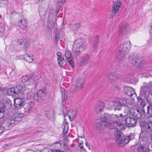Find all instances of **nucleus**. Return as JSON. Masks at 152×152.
Returning a JSON list of instances; mask_svg holds the SVG:
<instances>
[{"mask_svg":"<svg viewBox=\"0 0 152 152\" xmlns=\"http://www.w3.org/2000/svg\"><path fill=\"white\" fill-rule=\"evenodd\" d=\"M85 145H86V146L89 149H90V147L89 146V145H88V142L86 141H85Z\"/></svg>","mask_w":152,"mask_h":152,"instance_id":"obj_55","label":"nucleus"},{"mask_svg":"<svg viewBox=\"0 0 152 152\" xmlns=\"http://www.w3.org/2000/svg\"><path fill=\"white\" fill-rule=\"evenodd\" d=\"M84 80L83 78H78L76 80L75 86L72 89L73 92H77L83 88L84 86Z\"/></svg>","mask_w":152,"mask_h":152,"instance_id":"obj_11","label":"nucleus"},{"mask_svg":"<svg viewBox=\"0 0 152 152\" xmlns=\"http://www.w3.org/2000/svg\"><path fill=\"white\" fill-rule=\"evenodd\" d=\"M111 117L109 115H106L104 116L102 118V121L103 122H105L107 123V124H110L111 126H112L113 129V124L111 123Z\"/></svg>","mask_w":152,"mask_h":152,"instance_id":"obj_30","label":"nucleus"},{"mask_svg":"<svg viewBox=\"0 0 152 152\" xmlns=\"http://www.w3.org/2000/svg\"><path fill=\"white\" fill-rule=\"evenodd\" d=\"M149 136L151 140V147L152 148V132H150L149 133Z\"/></svg>","mask_w":152,"mask_h":152,"instance_id":"obj_49","label":"nucleus"},{"mask_svg":"<svg viewBox=\"0 0 152 152\" xmlns=\"http://www.w3.org/2000/svg\"><path fill=\"white\" fill-rule=\"evenodd\" d=\"M5 108L1 107L0 108V119L2 118L4 115Z\"/></svg>","mask_w":152,"mask_h":152,"instance_id":"obj_41","label":"nucleus"},{"mask_svg":"<svg viewBox=\"0 0 152 152\" xmlns=\"http://www.w3.org/2000/svg\"><path fill=\"white\" fill-rule=\"evenodd\" d=\"M56 10L52 9L49 10V15L47 18V27L49 29L53 28L56 24V17L60 10V5L58 3L56 4Z\"/></svg>","mask_w":152,"mask_h":152,"instance_id":"obj_3","label":"nucleus"},{"mask_svg":"<svg viewBox=\"0 0 152 152\" xmlns=\"http://www.w3.org/2000/svg\"><path fill=\"white\" fill-rule=\"evenodd\" d=\"M57 55L58 57V58H61V53L60 52H58L57 53Z\"/></svg>","mask_w":152,"mask_h":152,"instance_id":"obj_54","label":"nucleus"},{"mask_svg":"<svg viewBox=\"0 0 152 152\" xmlns=\"http://www.w3.org/2000/svg\"><path fill=\"white\" fill-rule=\"evenodd\" d=\"M59 143V142H55L54 143V144H57V143Z\"/></svg>","mask_w":152,"mask_h":152,"instance_id":"obj_60","label":"nucleus"},{"mask_svg":"<svg viewBox=\"0 0 152 152\" xmlns=\"http://www.w3.org/2000/svg\"><path fill=\"white\" fill-rule=\"evenodd\" d=\"M116 88L118 89H120V88L119 87H118V86H116Z\"/></svg>","mask_w":152,"mask_h":152,"instance_id":"obj_59","label":"nucleus"},{"mask_svg":"<svg viewBox=\"0 0 152 152\" xmlns=\"http://www.w3.org/2000/svg\"><path fill=\"white\" fill-rule=\"evenodd\" d=\"M23 96H22L21 98L22 99H29V98L28 97H27L26 96V94H24L23 95Z\"/></svg>","mask_w":152,"mask_h":152,"instance_id":"obj_52","label":"nucleus"},{"mask_svg":"<svg viewBox=\"0 0 152 152\" xmlns=\"http://www.w3.org/2000/svg\"><path fill=\"white\" fill-rule=\"evenodd\" d=\"M35 76L36 77H34V80H38V79H39V78L40 77V74H37Z\"/></svg>","mask_w":152,"mask_h":152,"instance_id":"obj_47","label":"nucleus"},{"mask_svg":"<svg viewBox=\"0 0 152 152\" xmlns=\"http://www.w3.org/2000/svg\"><path fill=\"white\" fill-rule=\"evenodd\" d=\"M68 130V126L67 124L65 125H64V128L63 129V132L64 134L63 137H66V135H65L67 133V132Z\"/></svg>","mask_w":152,"mask_h":152,"instance_id":"obj_42","label":"nucleus"},{"mask_svg":"<svg viewBox=\"0 0 152 152\" xmlns=\"http://www.w3.org/2000/svg\"><path fill=\"white\" fill-rule=\"evenodd\" d=\"M4 30V25L3 23H0V32H3Z\"/></svg>","mask_w":152,"mask_h":152,"instance_id":"obj_43","label":"nucleus"},{"mask_svg":"<svg viewBox=\"0 0 152 152\" xmlns=\"http://www.w3.org/2000/svg\"><path fill=\"white\" fill-rule=\"evenodd\" d=\"M120 77L121 75L120 74H116L113 72L108 74L107 77L110 82L113 83H115Z\"/></svg>","mask_w":152,"mask_h":152,"instance_id":"obj_17","label":"nucleus"},{"mask_svg":"<svg viewBox=\"0 0 152 152\" xmlns=\"http://www.w3.org/2000/svg\"><path fill=\"white\" fill-rule=\"evenodd\" d=\"M54 32L55 36L54 39L56 43L57 44L60 38L64 36V33L60 29L57 28H56Z\"/></svg>","mask_w":152,"mask_h":152,"instance_id":"obj_19","label":"nucleus"},{"mask_svg":"<svg viewBox=\"0 0 152 152\" xmlns=\"http://www.w3.org/2000/svg\"><path fill=\"white\" fill-rule=\"evenodd\" d=\"M19 20L18 23L21 29H23L26 27L28 25V22L26 18L23 16H22Z\"/></svg>","mask_w":152,"mask_h":152,"instance_id":"obj_23","label":"nucleus"},{"mask_svg":"<svg viewBox=\"0 0 152 152\" xmlns=\"http://www.w3.org/2000/svg\"><path fill=\"white\" fill-rule=\"evenodd\" d=\"M46 93V91L40 90H38L34 96V99L39 102H41L44 99Z\"/></svg>","mask_w":152,"mask_h":152,"instance_id":"obj_14","label":"nucleus"},{"mask_svg":"<svg viewBox=\"0 0 152 152\" xmlns=\"http://www.w3.org/2000/svg\"><path fill=\"white\" fill-rule=\"evenodd\" d=\"M142 133H141L140 134V137H139V139L140 140L141 139V140H142Z\"/></svg>","mask_w":152,"mask_h":152,"instance_id":"obj_56","label":"nucleus"},{"mask_svg":"<svg viewBox=\"0 0 152 152\" xmlns=\"http://www.w3.org/2000/svg\"><path fill=\"white\" fill-rule=\"evenodd\" d=\"M99 41V37L98 36H96L94 41L93 42V47L94 48H96L98 44Z\"/></svg>","mask_w":152,"mask_h":152,"instance_id":"obj_40","label":"nucleus"},{"mask_svg":"<svg viewBox=\"0 0 152 152\" xmlns=\"http://www.w3.org/2000/svg\"><path fill=\"white\" fill-rule=\"evenodd\" d=\"M121 3L120 1H117L115 2L113 5V7L112 10V13L111 14L112 16H113L115 13H117L121 6Z\"/></svg>","mask_w":152,"mask_h":152,"instance_id":"obj_22","label":"nucleus"},{"mask_svg":"<svg viewBox=\"0 0 152 152\" xmlns=\"http://www.w3.org/2000/svg\"><path fill=\"white\" fill-rule=\"evenodd\" d=\"M126 104V101L125 99H116L110 101L108 104V108L110 110H114L115 111H120L124 106L126 109L124 112L128 113L129 111V109L128 106H125Z\"/></svg>","mask_w":152,"mask_h":152,"instance_id":"obj_2","label":"nucleus"},{"mask_svg":"<svg viewBox=\"0 0 152 152\" xmlns=\"http://www.w3.org/2000/svg\"><path fill=\"white\" fill-rule=\"evenodd\" d=\"M43 0H38V1L39 3H42Z\"/></svg>","mask_w":152,"mask_h":152,"instance_id":"obj_58","label":"nucleus"},{"mask_svg":"<svg viewBox=\"0 0 152 152\" xmlns=\"http://www.w3.org/2000/svg\"><path fill=\"white\" fill-rule=\"evenodd\" d=\"M20 58L23 59L28 62H32L34 60L33 58L29 56L27 53L21 55Z\"/></svg>","mask_w":152,"mask_h":152,"instance_id":"obj_31","label":"nucleus"},{"mask_svg":"<svg viewBox=\"0 0 152 152\" xmlns=\"http://www.w3.org/2000/svg\"><path fill=\"white\" fill-rule=\"evenodd\" d=\"M49 7V4L48 2H46L45 3L41 4L38 9L40 15L43 16L45 15L47 13Z\"/></svg>","mask_w":152,"mask_h":152,"instance_id":"obj_15","label":"nucleus"},{"mask_svg":"<svg viewBox=\"0 0 152 152\" xmlns=\"http://www.w3.org/2000/svg\"><path fill=\"white\" fill-rule=\"evenodd\" d=\"M64 149L66 150H69V148L67 147V146H68L67 145L65 144H64Z\"/></svg>","mask_w":152,"mask_h":152,"instance_id":"obj_53","label":"nucleus"},{"mask_svg":"<svg viewBox=\"0 0 152 152\" xmlns=\"http://www.w3.org/2000/svg\"><path fill=\"white\" fill-rule=\"evenodd\" d=\"M124 89L125 93L129 96H132L133 94L136 95L134 89L130 87L125 86L124 87Z\"/></svg>","mask_w":152,"mask_h":152,"instance_id":"obj_24","label":"nucleus"},{"mask_svg":"<svg viewBox=\"0 0 152 152\" xmlns=\"http://www.w3.org/2000/svg\"><path fill=\"white\" fill-rule=\"evenodd\" d=\"M46 115L47 118L51 121H53L54 119V114L51 111L48 112L46 113Z\"/></svg>","mask_w":152,"mask_h":152,"instance_id":"obj_38","label":"nucleus"},{"mask_svg":"<svg viewBox=\"0 0 152 152\" xmlns=\"http://www.w3.org/2000/svg\"><path fill=\"white\" fill-rule=\"evenodd\" d=\"M113 128L116 127L117 129H122L123 128L124 125L121 122L118 121H115L114 122Z\"/></svg>","mask_w":152,"mask_h":152,"instance_id":"obj_36","label":"nucleus"},{"mask_svg":"<svg viewBox=\"0 0 152 152\" xmlns=\"http://www.w3.org/2000/svg\"><path fill=\"white\" fill-rule=\"evenodd\" d=\"M57 1H58V2H56V5H55L56 6V3H58V4H59V2L61 4H64L66 1V0H57ZM60 5V4H59ZM55 9L56 10V7H55V8L54 9Z\"/></svg>","mask_w":152,"mask_h":152,"instance_id":"obj_44","label":"nucleus"},{"mask_svg":"<svg viewBox=\"0 0 152 152\" xmlns=\"http://www.w3.org/2000/svg\"><path fill=\"white\" fill-rule=\"evenodd\" d=\"M7 0H0V2H1V1H7Z\"/></svg>","mask_w":152,"mask_h":152,"instance_id":"obj_61","label":"nucleus"},{"mask_svg":"<svg viewBox=\"0 0 152 152\" xmlns=\"http://www.w3.org/2000/svg\"><path fill=\"white\" fill-rule=\"evenodd\" d=\"M125 124L129 125L130 127H134L135 126L136 120L133 117H126L124 119Z\"/></svg>","mask_w":152,"mask_h":152,"instance_id":"obj_21","label":"nucleus"},{"mask_svg":"<svg viewBox=\"0 0 152 152\" xmlns=\"http://www.w3.org/2000/svg\"><path fill=\"white\" fill-rule=\"evenodd\" d=\"M49 152H64L63 151H61L59 150H52L50 149L49 150Z\"/></svg>","mask_w":152,"mask_h":152,"instance_id":"obj_45","label":"nucleus"},{"mask_svg":"<svg viewBox=\"0 0 152 152\" xmlns=\"http://www.w3.org/2000/svg\"><path fill=\"white\" fill-rule=\"evenodd\" d=\"M4 128L2 126H0V133L2 132L4 130Z\"/></svg>","mask_w":152,"mask_h":152,"instance_id":"obj_51","label":"nucleus"},{"mask_svg":"<svg viewBox=\"0 0 152 152\" xmlns=\"http://www.w3.org/2000/svg\"><path fill=\"white\" fill-rule=\"evenodd\" d=\"M33 105V103L31 101H30L25 104L23 105L25 112L28 113L30 111Z\"/></svg>","mask_w":152,"mask_h":152,"instance_id":"obj_27","label":"nucleus"},{"mask_svg":"<svg viewBox=\"0 0 152 152\" xmlns=\"http://www.w3.org/2000/svg\"><path fill=\"white\" fill-rule=\"evenodd\" d=\"M111 125L109 124L103 122L101 120L99 121V122H97L95 125V127L96 128L99 130H102L104 128H107L109 129H113V126H111Z\"/></svg>","mask_w":152,"mask_h":152,"instance_id":"obj_13","label":"nucleus"},{"mask_svg":"<svg viewBox=\"0 0 152 152\" xmlns=\"http://www.w3.org/2000/svg\"><path fill=\"white\" fill-rule=\"evenodd\" d=\"M21 92L20 88L19 86H15L8 89L7 91L8 95L15 96L17 95L20 96Z\"/></svg>","mask_w":152,"mask_h":152,"instance_id":"obj_12","label":"nucleus"},{"mask_svg":"<svg viewBox=\"0 0 152 152\" xmlns=\"http://www.w3.org/2000/svg\"><path fill=\"white\" fill-rule=\"evenodd\" d=\"M131 43L130 41H127L119 45L117 50L115 51V56L119 61L124 59L126 54L128 53L131 48Z\"/></svg>","mask_w":152,"mask_h":152,"instance_id":"obj_1","label":"nucleus"},{"mask_svg":"<svg viewBox=\"0 0 152 152\" xmlns=\"http://www.w3.org/2000/svg\"><path fill=\"white\" fill-rule=\"evenodd\" d=\"M86 47V43L83 39L79 38L75 40L72 48L74 56L77 58L80 55V52L84 50Z\"/></svg>","mask_w":152,"mask_h":152,"instance_id":"obj_4","label":"nucleus"},{"mask_svg":"<svg viewBox=\"0 0 152 152\" xmlns=\"http://www.w3.org/2000/svg\"><path fill=\"white\" fill-rule=\"evenodd\" d=\"M16 45H19L25 49L27 48L29 46V42L26 39H18L16 41Z\"/></svg>","mask_w":152,"mask_h":152,"instance_id":"obj_18","label":"nucleus"},{"mask_svg":"<svg viewBox=\"0 0 152 152\" xmlns=\"http://www.w3.org/2000/svg\"><path fill=\"white\" fill-rule=\"evenodd\" d=\"M125 81L128 83L134 84L136 83V79L134 77L129 76L125 79Z\"/></svg>","mask_w":152,"mask_h":152,"instance_id":"obj_32","label":"nucleus"},{"mask_svg":"<svg viewBox=\"0 0 152 152\" xmlns=\"http://www.w3.org/2000/svg\"><path fill=\"white\" fill-rule=\"evenodd\" d=\"M104 102H100L96 104L95 107V110L96 113H99L101 112L104 108Z\"/></svg>","mask_w":152,"mask_h":152,"instance_id":"obj_25","label":"nucleus"},{"mask_svg":"<svg viewBox=\"0 0 152 152\" xmlns=\"http://www.w3.org/2000/svg\"><path fill=\"white\" fill-rule=\"evenodd\" d=\"M128 61L132 64L139 68L145 66L147 63L145 60L143 58L133 54L129 56Z\"/></svg>","mask_w":152,"mask_h":152,"instance_id":"obj_5","label":"nucleus"},{"mask_svg":"<svg viewBox=\"0 0 152 152\" xmlns=\"http://www.w3.org/2000/svg\"><path fill=\"white\" fill-rule=\"evenodd\" d=\"M142 109L144 113L151 114L152 113V103L148 105L146 107V104H144L142 106Z\"/></svg>","mask_w":152,"mask_h":152,"instance_id":"obj_26","label":"nucleus"},{"mask_svg":"<svg viewBox=\"0 0 152 152\" xmlns=\"http://www.w3.org/2000/svg\"><path fill=\"white\" fill-rule=\"evenodd\" d=\"M1 15H0V19H1Z\"/></svg>","mask_w":152,"mask_h":152,"instance_id":"obj_62","label":"nucleus"},{"mask_svg":"<svg viewBox=\"0 0 152 152\" xmlns=\"http://www.w3.org/2000/svg\"><path fill=\"white\" fill-rule=\"evenodd\" d=\"M150 27H151L150 31H152V21H151V22L150 23Z\"/></svg>","mask_w":152,"mask_h":152,"instance_id":"obj_57","label":"nucleus"},{"mask_svg":"<svg viewBox=\"0 0 152 152\" xmlns=\"http://www.w3.org/2000/svg\"><path fill=\"white\" fill-rule=\"evenodd\" d=\"M58 65L61 67L64 68L67 64L65 59L62 58H58Z\"/></svg>","mask_w":152,"mask_h":152,"instance_id":"obj_33","label":"nucleus"},{"mask_svg":"<svg viewBox=\"0 0 152 152\" xmlns=\"http://www.w3.org/2000/svg\"><path fill=\"white\" fill-rule=\"evenodd\" d=\"M14 102L15 106L18 109L20 108L23 106V102L20 99H15Z\"/></svg>","mask_w":152,"mask_h":152,"instance_id":"obj_29","label":"nucleus"},{"mask_svg":"<svg viewBox=\"0 0 152 152\" xmlns=\"http://www.w3.org/2000/svg\"><path fill=\"white\" fill-rule=\"evenodd\" d=\"M64 56L66 60L69 63L72 68H73L74 67V64L73 61V58L72 56L71 52L69 51H66L65 52Z\"/></svg>","mask_w":152,"mask_h":152,"instance_id":"obj_16","label":"nucleus"},{"mask_svg":"<svg viewBox=\"0 0 152 152\" xmlns=\"http://www.w3.org/2000/svg\"><path fill=\"white\" fill-rule=\"evenodd\" d=\"M80 24L79 23L71 24L69 25L70 29L71 31H72L74 33L80 28Z\"/></svg>","mask_w":152,"mask_h":152,"instance_id":"obj_34","label":"nucleus"},{"mask_svg":"<svg viewBox=\"0 0 152 152\" xmlns=\"http://www.w3.org/2000/svg\"><path fill=\"white\" fill-rule=\"evenodd\" d=\"M60 91L61 94V100L63 106H65L66 102V96L65 95V91L64 89L63 88H60Z\"/></svg>","mask_w":152,"mask_h":152,"instance_id":"obj_28","label":"nucleus"},{"mask_svg":"<svg viewBox=\"0 0 152 152\" xmlns=\"http://www.w3.org/2000/svg\"><path fill=\"white\" fill-rule=\"evenodd\" d=\"M22 91H26L29 90V88L26 85H24L22 87Z\"/></svg>","mask_w":152,"mask_h":152,"instance_id":"obj_46","label":"nucleus"},{"mask_svg":"<svg viewBox=\"0 0 152 152\" xmlns=\"http://www.w3.org/2000/svg\"><path fill=\"white\" fill-rule=\"evenodd\" d=\"M150 87L147 86V83L144 86H142L141 88V90L145 92V97L147 102L150 105L152 104V93H148L147 94L146 92L150 90Z\"/></svg>","mask_w":152,"mask_h":152,"instance_id":"obj_8","label":"nucleus"},{"mask_svg":"<svg viewBox=\"0 0 152 152\" xmlns=\"http://www.w3.org/2000/svg\"><path fill=\"white\" fill-rule=\"evenodd\" d=\"M60 145H61V143H60Z\"/></svg>","mask_w":152,"mask_h":152,"instance_id":"obj_64","label":"nucleus"},{"mask_svg":"<svg viewBox=\"0 0 152 152\" xmlns=\"http://www.w3.org/2000/svg\"><path fill=\"white\" fill-rule=\"evenodd\" d=\"M22 116V114L15 113L5 118L6 126L9 127L11 125L14 124L16 120V117L21 118Z\"/></svg>","mask_w":152,"mask_h":152,"instance_id":"obj_7","label":"nucleus"},{"mask_svg":"<svg viewBox=\"0 0 152 152\" xmlns=\"http://www.w3.org/2000/svg\"><path fill=\"white\" fill-rule=\"evenodd\" d=\"M33 76H34V75L33 74H31L28 77H27L26 75L23 76L21 78V80L23 82H25L33 77Z\"/></svg>","mask_w":152,"mask_h":152,"instance_id":"obj_39","label":"nucleus"},{"mask_svg":"<svg viewBox=\"0 0 152 152\" xmlns=\"http://www.w3.org/2000/svg\"><path fill=\"white\" fill-rule=\"evenodd\" d=\"M91 60V56L88 54H84L81 58L80 64L81 66L85 65L89 62Z\"/></svg>","mask_w":152,"mask_h":152,"instance_id":"obj_20","label":"nucleus"},{"mask_svg":"<svg viewBox=\"0 0 152 152\" xmlns=\"http://www.w3.org/2000/svg\"><path fill=\"white\" fill-rule=\"evenodd\" d=\"M129 28L127 25L124 24L120 27V32L121 34H125L126 33L127 29Z\"/></svg>","mask_w":152,"mask_h":152,"instance_id":"obj_35","label":"nucleus"},{"mask_svg":"<svg viewBox=\"0 0 152 152\" xmlns=\"http://www.w3.org/2000/svg\"><path fill=\"white\" fill-rule=\"evenodd\" d=\"M115 134L116 138V141L121 147H124L128 144L132 138V136L130 135L124 137L121 131H116Z\"/></svg>","mask_w":152,"mask_h":152,"instance_id":"obj_6","label":"nucleus"},{"mask_svg":"<svg viewBox=\"0 0 152 152\" xmlns=\"http://www.w3.org/2000/svg\"><path fill=\"white\" fill-rule=\"evenodd\" d=\"M146 130L149 133L152 132V121L150 122L145 126Z\"/></svg>","mask_w":152,"mask_h":152,"instance_id":"obj_37","label":"nucleus"},{"mask_svg":"<svg viewBox=\"0 0 152 152\" xmlns=\"http://www.w3.org/2000/svg\"><path fill=\"white\" fill-rule=\"evenodd\" d=\"M114 116L117 118H118L120 117H121L123 116L122 115L121 113L118 115L117 114L114 115Z\"/></svg>","mask_w":152,"mask_h":152,"instance_id":"obj_50","label":"nucleus"},{"mask_svg":"<svg viewBox=\"0 0 152 152\" xmlns=\"http://www.w3.org/2000/svg\"><path fill=\"white\" fill-rule=\"evenodd\" d=\"M5 122H6L5 118V119L4 118L0 119V124H2L4 123Z\"/></svg>","mask_w":152,"mask_h":152,"instance_id":"obj_48","label":"nucleus"},{"mask_svg":"<svg viewBox=\"0 0 152 152\" xmlns=\"http://www.w3.org/2000/svg\"><path fill=\"white\" fill-rule=\"evenodd\" d=\"M1 88L0 87V91H1Z\"/></svg>","mask_w":152,"mask_h":152,"instance_id":"obj_63","label":"nucleus"},{"mask_svg":"<svg viewBox=\"0 0 152 152\" xmlns=\"http://www.w3.org/2000/svg\"><path fill=\"white\" fill-rule=\"evenodd\" d=\"M149 143L148 142L143 141V143L138 146L137 151L138 152H151L152 150L149 149Z\"/></svg>","mask_w":152,"mask_h":152,"instance_id":"obj_10","label":"nucleus"},{"mask_svg":"<svg viewBox=\"0 0 152 152\" xmlns=\"http://www.w3.org/2000/svg\"><path fill=\"white\" fill-rule=\"evenodd\" d=\"M65 110L63 109V114L64 117V122L65 124V125L67 124L68 123L66 122V117L68 118L70 121H72L76 115V112L75 111H70L69 112L67 111H65Z\"/></svg>","mask_w":152,"mask_h":152,"instance_id":"obj_9","label":"nucleus"}]
</instances>
